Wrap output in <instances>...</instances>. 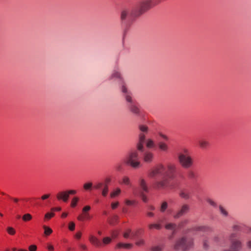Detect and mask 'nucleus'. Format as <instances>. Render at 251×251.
Masks as SVG:
<instances>
[{
	"instance_id": "nucleus-1",
	"label": "nucleus",
	"mask_w": 251,
	"mask_h": 251,
	"mask_svg": "<svg viewBox=\"0 0 251 251\" xmlns=\"http://www.w3.org/2000/svg\"><path fill=\"white\" fill-rule=\"evenodd\" d=\"M193 246V238L188 235H184L176 241L174 245V249L178 251H188Z\"/></svg>"
},
{
	"instance_id": "nucleus-2",
	"label": "nucleus",
	"mask_w": 251,
	"mask_h": 251,
	"mask_svg": "<svg viewBox=\"0 0 251 251\" xmlns=\"http://www.w3.org/2000/svg\"><path fill=\"white\" fill-rule=\"evenodd\" d=\"M176 165L173 163H169L167 166V170L164 172V177L162 179L158 181L155 183V187L158 189H164L169 186V178L171 175L176 171Z\"/></svg>"
},
{
	"instance_id": "nucleus-3",
	"label": "nucleus",
	"mask_w": 251,
	"mask_h": 251,
	"mask_svg": "<svg viewBox=\"0 0 251 251\" xmlns=\"http://www.w3.org/2000/svg\"><path fill=\"white\" fill-rule=\"evenodd\" d=\"M127 165L130 166L133 168H137L140 166L139 156L138 151L132 150L127 154L125 161Z\"/></svg>"
},
{
	"instance_id": "nucleus-4",
	"label": "nucleus",
	"mask_w": 251,
	"mask_h": 251,
	"mask_svg": "<svg viewBox=\"0 0 251 251\" xmlns=\"http://www.w3.org/2000/svg\"><path fill=\"white\" fill-rule=\"evenodd\" d=\"M178 159L180 165L184 168H189L193 165V159L187 149L183 150L178 155Z\"/></svg>"
},
{
	"instance_id": "nucleus-5",
	"label": "nucleus",
	"mask_w": 251,
	"mask_h": 251,
	"mask_svg": "<svg viewBox=\"0 0 251 251\" xmlns=\"http://www.w3.org/2000/svg\"><path fill=\"white\" fill-rule=\"evenodd\" d=\"M236 233H233L229 236V239L231 242L230 248H225L222 251H240L242 249L243 244L239 238H235Z\"/></svg>"
},
{
	"instance_id": "nucleus-6",
	"label": "nucleus",
	"mask_w": 251,
	"mask_h": 251,
	"mask_svg": "<svg viewBox=\"0 0 251 251\" xmlns=\"http://www.w3.org/2000/svg\"><path fill=\"white\" fill-rule=\"evenodd\" d=\"M154 5L152 0H143L140 2L138 6L135 8L136 12L134 15L140 17Z\"/></svg>"
},
{
	"instance_id": "nucleus-7",
	"label": "nucleus",
	"mask_w": 251,
	"mask_h": 251,
	"mask_svg": "<svg viewBox=\"0 0 251 251\" xmlns=\"http://www.w3.org/2000/svg\"><path fill=\"white\" fill-rule=\"evenodd\" d=\"M143 128L145 129V130L146 129V128L147 129V131L146 133H144L145 134V141L144 143L145 144L146 148L148 149L154 148L156 145L155 141L153 139H152L151 138H150V137L148 138L147 137V135L148 134L149 131H150L149 126L147 125L144 124H140L138 125V131L139 132H140V130L141 129H143Z\"/></svg>"
},
{
	"instance_id": "nucleus-8",
	"label": "nucleus",
	"mask_w": 251,
	"mask_h": 251,
	"mask_svg": "<svg viewBox=\"0 0 251 251\" xmlns=\"http://www.w3.org/2000/svg\"><path fill=\"white\" fill-rule=\"evenodd\" d=\"M135 8L132 9H125L122 11L121 13V19L122 20L124 21L127 20L129 21H133L136 18L139 17L138 15H134V13L135 12Z\"/></svg>"
},
{
	"instance_id": "nucleus-9",
	"label": "nucleus",
	"mask_w": 251,
	"mask_h": 251,
	"mask_svg": "<svg viewBox=\"0 0 251 251\" xmlns=\"http://www.w3.org/2000/svg\"><path fill=\"white\" fill-rule=\"evenodd\" d=\"M165 168L162 164H158L154 167L149 173V176L150 177L154 178L157 176H163V178L164 177V171Z\"/></svg>"
},
{
	"instance_id": "nucleus-10",
	"label": "nucleus",
	"mask_w": 251,
	"mask_h": 251,
	"mask_svg": "<svg viewBox=\"0 0 251 251\" xmlns=\"http://www.w3.org/2000/svg\"><path fill=\"white\" fill-rule=\"evenodd\" d=\"M120 88L122 92L124 94V96L125 100L126 102L128 103V104H131L135 103V101L132 99V94L128 90L125 82L122 83Z\"/></svg>"
},
{
	"instance_id": "nucleus-11",
	"label": "nucleus",
	"mask_w": 251,
	"mask_h": 251,
	"mask_svg": "<svg viewBox=\"0 0 251 251\" xmlns=\"http://www.w3.org/2000/svg\"><path fill=\"white\" fill-rule=\"evenodd\" d=\"M147 129H143L140 130V132L138 131V143L137 144V150L139 151H143L144 150V144L145 141V134L146 133Z\"/></svg>"
},
{
	"instance_id": "nucleus-12",
	"label": "nucleus",
	"mask_w": 251,
	"mask_h": 251,
	"mask_svg": "<svg viewBox=\"0 0 251 251\" xmlns=\"http://www.w3.org/2000/svg\"><path fill=\"white\" fill-rule=\"evenodd\" d=\"M154 158V153L150 151H146L143 154L144 161L147 163H151Z\"/></svg>"
},
{
	"instance_id": "nucleus-13",
	"label": "nucleus",
	"mask_w": 251,
	"mask_h": 251,
	"mask_svg": "<svg viewBox=\"0 0 251 251\" xmlns=\"http://www.w3.org/2000/svg\"><path fill=\"white\" fill-rule=\"evenodd\" d=\"M136 232L132 231L130 229H126L123 232V237L125 239H133L136 236Z\"/></svg>"
},
{
	"instance_id": "nucleus-14",
	"label": "nucleus",
	"mask_w": 251,
	"mask_h": 251,
	"mask_svg": "<svg viewBox=\"0 0 251 251\" xmlns=\"http://www.w3.org/2000/svg\"><path fill=\"white\" fill-rule=\"evenodd\" d=\"M128 107L129 110V111L136 115H139L140 113V109L137 105V104L135 102L134 103H132L131 104H128Z\"/></svg>"
},
{
	"instance_id": "nucleus-15",
	"label": "nucleus",
	"mask_w": 251,
	"mask_h": 251,
	"mask_svg": "<svg viewBox=\"0 0 251 251\" xmlns=\"http://www.w3.org/2000/svg\"><path fill=\"white\" fill-rule=\"evenodd\" d=\"M189 210V206L188 205L185 204L183 205L180 210L176 212L174 215V217L176 219L178 218L179 217L183 215L184 214L186 213Z\"/></svg>"
},
{
	"instance_id": "nucleus-16",
	"label": "nucleus",
	"mask_w": 251,
	"mask_h": 251,
	"mask_svg": "<svg viewBox=\"0 0 251 251\" xmlns=\"http://www.w3.org/2000/svg\"><path fill=\"white\" fill-rule=\"evenodd\" d=\"M113 78H118L120 79L122 82L120 84V85L121 86V84L122 82H125L123 81V78L122 77V75L121 74V73L117 70H114L113 71L112 73L111 74V75L110 76V79H112Z\"/></svg>"
},
{
	"instance_id": "nucleus-17",
	"label": "nucleus",
	"mask_w": 251,
	"mask_h": 251,
	"mask_svg": "<svg viewBox=\"0 0 251 251\" xmlns=\"http://www.w3.org/2000/svg\"><path fill=\"white\" fill-rule=\"evenodd\" d=\"M69 197V194L67 191L59 192L56 196L57 199L58 200H62L64 202L67 201Z\"/></svg>"
},
{
	"instance_id": "nucleus-18",
	"label": "nucleus",
	"mask_w": 251,
	"mask_h": 251,
	"mask_svg": "<svg viewBox=\"0 0 251 251\" xmlns=\"http://www.w3.org/2000/svg\"><path fill=\"white\" fill-rule=\"evenodd\" d=\"M158 148L160 151L165 153L168 152L169 150L168 145L164 142H159L158 143Z\"/></svg>"
},
{
	"instance_id": "nucleus-19",
	"label": "nucleus",
	"mask_w": 251,
	"mask_h": 251,
	"mask_svg": "<svg viewBox=\"0 0 251 251\" xmlns=\"http://www.w3.org/2000/svg\"><path fill=\"white\" fill-rule=\"evenodd\" d=\"M90 243L96 247H100L102 245L100 240L95 236L90 235L89 237Z\"/></svg>"
},
{
	"instance_id": "nucleus-20",
	"label": "nucleus",
	"mask_w": 251,
	"mask_h": 251,
	"mask_svg": "<svg viewBox=\"0 0 251 251\" xmlns=\"http://www.w3.org/2000/svg\"><path fill=\"white\" fill-rule=\"evenodd\" d=\"M91 218L92 216L89 212H82V214L77 217V220L80 221L89 220Z\"/></svg>"
},
{
	"instance_id": "nucleus-21",
	"label": "nucleus",
	"mask_w": 251,
	"mask_h": 251,
	"mask_svg": "<svg viewBox=\"0 0 251 251\" xmlns=\"http://www.w3.org/2000/svg\"><path fill=\"white\" fill-rule=\"evenodd\" d=\"M133 247V245L129 243H119L116 245V248L118 249H130Z\"/></svg>"
},
{
	"instance_id": "nucleus-22",
	"label": "nucleus",
	"mask_w": 251,
	"mask_h": 251,
	"mask_svg": "<svg viewBox=\"0 0 251 251\" xmlns=\"http://www.w3.org/2000/svg\"><path fill=\"white\" fill-rule=\"evenodd\" d=\"M139 185L143 191L147 192L148 191V187L147 185L146 180L144 178H140L139 180Z\"/></svg>"
},
{
	"instance_id": "nucleus-23",
	"label": "nucleus",
	"mask_w": 251,
	"mask_h": 251,
	"mask_svg": "<svg viewBox=\"0 0 251 251\" xmlns=\"http://www.w3.org/2000/svg\"><path fill=\"white\" fill-rule=\"evenodd\" d=\"M121 183L123 185H126L127 186H131V182L130 179L129 177L127 176H122L121 178Z\"/></svg>"
},
{
	"instance_id": "nucleus-24",
	"label": "nucleus",
	"mask_w": 251,
	"mask_h": 251,
	"mask_svg": "<svg viewBox=\"0 0 251 251\" xmlns=\"http://www.w3.org/2000/svg\"><path fill=\"white\" fill-rule=\"evenodd\" d=\"M122 191L121 189L117 187L115 189H114L110 193V197L111 198H114L115 197H116L118 196L121 193Z\"/></svg>"
},
{
	"instance_id": "nucleus-25",
	"label": "nucleus",
	"mask_w": 251,
	"mask_h": 251,
	"mask_svg": "<svg viewBox=\"0 0 251 251\" xmlns=\"http://www.w3.org/2000/svg\"><path fill=\"white\" fill-rule=\"evenodd\" d=\"M199 144L200 147L203 149H206L209 145V142L205 139H201L199 140Z\"/></svg>"
},
{
	"instance_id": "nucleus-26",
	"label": "nucleus",
	"mask_w": 251,
	"mask_h": 251,
	"mask_svg": "<svg viewBox=\"0 0 251 251\" xmlns=\"http://www.w3.org/2000/svg\"><path fill=\"white\" fill-rule=\"evenodd\" d=\"M176 225L173 223H168L165 225V228L168 230H172L174 231L176 229Z\"/></svg>"
},
{
	"instance_id": "nucleus-27",
	"label": "nucleus",
	"mask_w": 251,
	"mask_h": 251,
	"mask_svg": "<svg viewBox=\"0 0 251 251\" xmlns=\"http://www.w3.org/2000/svg\"><path fill=\"white\" fill-rule=\"evenodd\" d=\"M196 230L198 231H201L203 232H208L210 231V228L209 226H199L196 227Z\"/></svg>"
},
{
	"instance_id": "nucleus-28",
	"label": "nucleus",
	"mask_w": 251,
	"mask_h": 251,
	"mask_svg": "<svg viewBox=\"0 0 251 251\" xmlns=\"http://www.w3.org/2000/svg\"><path fill=\"white\" fill-rule=\"evenodd\" d=\"M149 228L151 230L154 228L160 229L161 228V226L159 224H151L149 225Z\"/></svg>"
},
{
	"instance_id": "nucleus-29",
	"label": "nucleus",
	"mask_w": 251,
	"mask_h": 251,
	"mask_svg": "<svg viewBox=\"0 0 251 251\" xmlns=\"http://www.w3.org/2000/svg\"><path fill=\"white\" fill-rule=\"evenodd\" d=\"M43 228L44 229V234L46 236L50 235L52 232V230L47 226H44Z\"/></svg>"
},
{
	"instance_id": "nucleus-30",
	"label": "nucleus",
	"mask_w": 251,
	"mask_h": 251,
	"mask_svg": "<svg viewBox=\"0 0 251 251\" xmlns=\"http://www.w3.org/2000/svg\"><path fill=\"white\" fill-rule=\"evenodd\" d=\"M219 210L221 214L225 217H226L228 215V212L222 206H219Z\"/></svg>"
},
{
	"instance_id": "nucleus-31",
	"label": "nucleus",
	"mask_w": 251,
	"mask_h": 251,
	"mask_svg": "<svg viewBox=\"0 0 251 251\" xmlns=\"http://www.w3.org/2000/svg\"><path fill=\"white\" fill-rule=\"evenodd\" d=\"M78 201V198L74 197L71 201V206L72 207H75L76 206L77 203Z\"/></svg>"
},
{
	"instance_id": "nucleus-32",
	"label": "nucleus",
	"mask_w": 251,
	"mask_h": 251,
	"mask_svg": "<svg viewBox=\"0 0 251 251\" xmlns=\"http://www.w3.org/2000/svg\"><path fill=\"white\" fill-rule=\"evenodd\" d=\"M168 207V203L166 201H163L160 206V211L161 212H164Z\"/></svg>"
},
{
	"instance_id": "nucleus-33",
	"label": "nucleus",
	"mask_w": 251,
	"mask_h": 251,
	"mask_svg": "<svg viewBox=\"0 0 251 251\" xmlns=\"http://www.w3.org/2000/svg\"><path fill=\"white\" fill-rule=\"evenodd\" d=\"M105 184L101 182L96 183L94 186V188L97 190H100L104 187Z\"/></svg>"
},
{
	"instance_id": "nucleus-34",
	"label": "nucleus",
	"mask_w": 251,
	"mask_h": 251,
	"mask_svg": "<svg viewBox=\"0 0 251 251\" xmlns=\"http://www.w3.org/2000/svg\"><path fill=\"white\" fill-rule=\"evenodd\" d=\"M23 220L25 222L29 221L32 219V216L28 213L24 215L22 217Z\"/></svg>"
},
{
	"instance_id": "nucleus-35",
	"label": "nucleus",
	"mask_w": 251,
	"mask_h": 251,
	"mask_svg": "<svg viewBox=\"0 0 251 251\" xmlns=\"http://www.w3.org/2000/svg\"><path fill=\"white\" fill-rule=\"evenodd\" d=\"M108 192V187L107 185H104V187L102 189L101 194L103 196L105 197Z\"/></svg>"
},
{
	"instance_id": "nucleus-36",
	"label": "nucleus",
	"mask_w": 251,
	"mask_h": 251,
	"mask_svg": "<svg viewBox=\"0 0 251 251\" xmlns=\"http://www.w3.org/2000/svg\"><path fill=\"white\" fill-rule=\"evenodd\" d=\"M202 246L205 250H207L209 248V244L208 239H204L202 241Z\"/></svg>"
},
{
	"instance_id": "nucleus-37",
	"label": "nucleus",
	"mask_w": 251,
	"mask_h": 251,
	"mask_svg": "<svg viewBox=\"0 0 251 251\" xmlns=\"http://www.w3.org/2000/svg\"><path fill=\"white\" fill-rule=\"evenodd\" d=\"M180 196L181 198L185 199H188L190 197L189 193L186 191H182L180 193Z\"/></svg>"
},
{
	"instance_id": "nucleus-38",
	"label": "nucleus",
	"mask_w": 251,
	"mask_h": 251,
	"mask_svg": "<svg viewBox=\"0 0 251 251\" xmlns=\"http://www.w3.org/2000/svg\"><path fill=\"white\" fill-rule=\"evenodd\" d=\"M125 202L126 205L128 206H130L135 204L136 201L135 200H130L129 199H126L125 201Z\"/></svg>"
},
{
	"instance_id": "nucleus-39",
	"label": "nucleus",
	"mask_w": 251,
	"mask_h": 251,
	"mask_svg": "<svg viewBox=\"0 0 251 251\" xmlns=\"http://www.w3.org/2000/svg\"><path fill=\"white\" fill-rule=\"evenodd\" d=\"M112 241L111 238L108 237H106L103 238L102 239V244L104 245H107L109 244Z\"/></svg>"
},
{
	"instance_id": "nucleus-40",
	"label": "nucleus",
	"mask_w": 251,
	"mask_h": 251,
	"mask_svg": "<svg viewBox=\"0 0 251 251\" xmlns=\"http://www.w3.org/2000/svg\"><path fill=\"white\" fill-rule=\"evenodd\" d=\"M92 186V183L89 182L85 183L83 185V188L85 190H89L91 189V187Z\"/></svg>"
},
{
	"instance_id": "nucleus-41",
	"label": "nucleus",
	"mask_w": 251,
	"mask_h": 251,
	"mask_svg": "<svg viewBox=\"0 0 251 251\" xmlns=\"http://www.w3.org/2000/svg\"><path fill=\"white\" fill-rule=\"evenodd\" d=\"M163 247L161 245H157L153 246L151 250L152 251H161L162 250Z\"/></svg>"
},
{
	"instance_id": "nucleus-42",
	"label": "nucleus",
	"mask_w": 251,
	"mask_h": 251,
	"mask_svg": "<svg viewBox=\"0 0 251 251\" xmlns=\"http://www.w3.org/2000/svg\"><path fill=\"white\" fill-rule=\"evenodd\" d=\"M7 231L10 235H14L16 232L15 230L13 227L10 226L7 228Z\"/></svg>"
},
{
	"instance_id": "nucleus-43",
	"label": "nucleus",
	"mask_w": 251,
	"mask_h": 251,
	"mask_svg": "<svg viewBox=\"0 0 251 251\" xmlns=\"http://www.w3.org/2000/svg\"><path fill=\"white\" fill-rule=\"evenodd\" d=\"M206 201L211 206L216 207L217 206L216 203L212 199L208 198L206 199Z\"/></svg>"
},
{
	"instance_id": "nucleus-44",
	"label": "nucleus",
	"mask_w": 251,
	"mask_h": 251,
	"mask_svg": "<svg viewBox=\"0 0 251 251\" xmlns=\"http://www.w3.org/2000/svg\"><path fill=\"white\" fill-rule=\"evenodd\" d=\"M75 225L74 222H71L69 224L68 228L70 230L73 231L75 229Z\"/></svg>"
},
{
	"instance_id": "nucleus-45",
	"label": "nucleus",
	"mask_w": 251,
	"mask_h": 251,
	"mask_svg": "<svg viewBox=\"0 0 251 251\" xmlns=\"http://www.w3.org/2000/svg\"><path fill=\"white\" fill-rule=\"evenodd\" d=\"M54 216V214L53 212L47 213L45 215V219L46 220H49Z\"/></svg>"
},
{
	"instance_id": "nucleus-46",
	"label": "nucleus",
	"mask_w": 251,
	"mask_h": 251,
	"mask_svg": "<svg viewBox=\"0 0 251 251\" xmlns=\"http://www.w3.org/2000/svg\"><path fill=\"white\" fill-rule=\"evenodd\" d=\"M91 207L89 205H86L83 207L82 209V212H89V211L91 210Z\"/></svg>"
},
{
	"instance_id": "nucleus-47",
	"label": "nucleus",
	"mask_w": 251,
	"mask_h": 251,
	"mask_svg": "<svg viewBox=\"0 0 251 251\" xmlns=\"http://www.w3.org/2000/svg\"><path fill=\"white\" fill-rule=\"evenodd\" d=\"M119 203L118 201L112 202L111 206L112 209H115L119 206Z\"/></svg>"
},
{
	"instance_id": "nucleus-48",
	"label": "nucleus",
	"mask_w": 251,
	"mask_h": 251,
	"mask_svg": "<svg viewBox=\"0 0 251 251\" xmlns=\"http://www.w3.org/2000/svg\"><path fill=\"white\" fill-rule=\"evenodd\" d=\"M81 232L79 231L75 233V237L77 239H80L81 237Z\"/></svg>"
},
{
	"instance_id": "nucleus-49",
	"label": "nucleus",
	"mask_w": 251,
	"mask_h": 251,
	"mask_svg": "<svg viewBox=\"0 0 251 251\" xmlns=\"http://www.w3.org/2000/svg\"><path fill=\"white\" fill-rule=\"evenodd\" d=\"M158 135L160 137H162L163 139H164L166 141H168L169 140L168 137L161 132H159L158 133Z\"/></svg>"
},
{
	"instance_id": "nucleus-50",
	"label": "nucleus",
	"mask_w": 251,
	"mask_h": 251,
	"mask_svg": "<svg viewBox=\"0 0 251 251\" xmlns=\"http://www.w3.org/2000/svg\"><path fill=\"white\" fill-rule=\"evenodd\" d=\"M29 251H36L37 250V246L34 245H31L29 247Z\"/></svg>"
},
{
	"instance_id": "nucleus-51",
	"label": "nucleus",
	"mask_w": 251,
	"mask_h": 251,
	"mask_svg": "<svg viewBox=\"0 0 251 251\" xmlns=\"http://www.w3.org/2000/svg\"><path fill=\"white\" fill-rule=\"evenodd\" d=\"M118 234H119L118 231H117V230L113 231L112 232V237L113 238H116L118 237Z\"/></svg>"
},
{
	"instance_id": "nucleus-52",
	"label": "nucleus",
	"mask_w": 251,
	"mask_h": 251,
	"mask_svg": "<svg viewBox=\"0 0 251 251\" xmlns=\"http://www.w3.org/2000/svg\"><path fill=\"white\" fill-rule=\"evenodd\" d=\"M246 245L248 249L251 250V240H248L246 243Z\"/></svg>"
},
{
	"instance_id": "nucleus-53",
	"label": "nucleus",
	"mask_w": 251,
	"mask_h": 251,
	"mask_svg": "<svg viewBox=\"0 0 251 251\" xmlns=\"http://www.w3.org/2000/svg\"><path fill=\"white\" fill-rule=\"evenodd\" d=\"M155 209V208L154 206L150 205L148 206L147 211L151 212V211H154Z\"/></svg>"
},
{
	"instance_id": "nucleus-54",
	"label": "nucleus",
	"mask_w": 251,
	"mask_h": 251,
	"mask_svg": "<svg viewBox=\"0 0 251 251\" xmlns=\"http://www.w3.org/2000/svg\"><path fill=\"white\" fill-rule=\"evenodd\" d=\"M147 215L149 217H153L154 215V213L151 211H147Z\"/></svg>"
},
{
	"instance_id": "nucleus-55",
	"label": "nucleus",
	"mask_w": 251,
	"mask_h": 251,
	"mask_svg": "<svg viewBox=\"0 0 251 251\" xmlns=\"http://www.w3.org/2000/svg\"><path fill=\"white\" fill-rule=\"evenodd\" d=\"M232 228L234 230H238L240 229V226L238 225H234L233 226Z\"/></svg>"
},
{
	"instance_id": "nucleus-56",
	"label": "nucleus",
	"mask_w": 251,
	"mask_h": 251,
	"mask_svg": "<svg viewBox=\"0 0 251 251\" xmlns=\"http://www.w3.org/2000/svg\"><path fill=\"white\" fill-rule=\"evenodd\" d=\"M48 250L49 251H53L54 250V247L52 245L49 244L47 246Z\"/></svg>"
},
{
	"instance_id": "nucleus-57",
	"label": "nucleus",
	"mask_w": 251,
	"mask_h": 251,
	"mask_svg": "<svg viewBox=\"0 0 251 251\" xmlns=\"http://www.w3.org/2000/svg\"><path fill=\"white\" fill-rule=\"evenodd\" d=\"M50 196V194H46V195H43L42 197H41V199L42 200H46L47 199H48Z\"/></svg>"
},
{
	"instance_id": "nucleus-58",
	"label": "nucleus",
	"mask_w": 251,
	"mask_h": 251,
	"mask_svg": "<svg viewBox=\"0 0 251 251\" xmlns=\"http://www.w3.org/2000/svg\"><path fill=\"white\" fill-rule=\"evenodd\" d=\"M79 247L83 250H86L87 249V246L83 244H80Z\"/></svg>"
},
{
	"instance_id": "nucleus-59",
	"label": "nucleus",
	"mask_w": 251,
	"mask_h": 251,
	"mask_svg": "<svg viewBox=\"0 0 251 251\" xmlns=\"http://www.w3.org/2000/svg\"><path fill=\"white\" fill-rule=\"evenodd\" d=\"M143 244H144V241L142 240H139V241H137L136 242V244L137 246H141V245H143Z\"/></svg>"
},
{
	"instance_id": "nucleus-60",
	"label": "nucleus",
	"mask_w": 251,
	"mask_h": 251,
	"mask_svg": "<svg viewBox=\"0 0 251 251\" xmlns=\"http://www.w3.org/2000/svg\"><path fill=\"white\" fill-rule=\"evenodd\" d=\"M118 220V216L117 215H115L113 218V221L110 222V224H113L114 221H117Z\"/></svg>"
},
{
	"instance_id": "nucleus-61",
	"label": "nucleus",
	"mask_w": 251,
	"mask_h": 251,
	"mask_svg": "<svg viewBox=\"0 0 251 251\" xmlns=\"http://www.w3.org/2000/svg\"><path fill=\"white\" fill-rule=\"evenodd\" d=\"M67 192L69 194V195L70 194H75L76 193V191L74 190L67 191Z\"/></svg>"
},
{
	"instance_id": "nucleus-62",
	"label": "nucleus",
	"mask_w": 251,
	"mask_h": 251,
	"mask_svg": "<svg viewBox=\"0 0 251 251\" xmlns=\"http://www.w3.org/2000/svg\"><path fill=\"white\" fill-rule=\"evenodd\" d=\"M61 210V208L60 207H56V208H52L51 209V210L52 211H59Z\"/></svg>"
},
{
	"instance_id": "nucleus-63",
	"label": "nucleus",
	"mask_w": 251,
	"mask_h": 251,
	"mask_svg": "<svg viewBox=\"0 0 251 251\" xmlns=\"http://www.w3.org/2000/svg\"><path fill=\"white\" fill-rule=\"evenodd\" d=\"M142 200H143V201L147 202V200H148V199H147V198L146 197V196H145L144 195L142 194Z\"/></svg>"
},
{
	"instance_id": "nucleus-64",
	"label": "nucleus",
	"mask_w": 251,
	"mask_h": 251,
	"mask_svg": "<svg viewBox=\"0 0 251 251\" xmlns=\"http://www.w3.org/2000/svg\"><path fill=\"white\" fill-rule=\"evenodd\" d=\"M8 197L12 200L15 202H18L19 201V199L16 198H12L8 196Z\"/></svg>"
}]
</instances>
